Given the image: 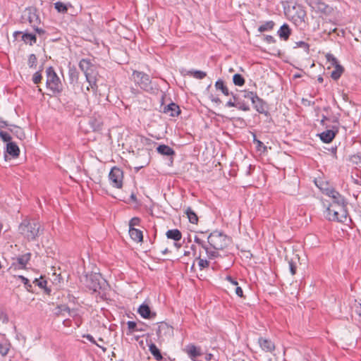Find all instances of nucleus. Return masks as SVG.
<instances>
[{"label": "nucleus", "mask_w": 361, "mask_h": 361, "mask_svg": "<svg viewBox=\"0 0 361 361\" xmlns=\"http://www.w3.org/2000/svg\"><path fill=\"white\" fill-rule=\"evenodd\" d=\"M0 322L2 323H7L8 322L7 314L2 310L0 311Z\"/></svg>", "instance_id": "48"}, {"label": "nucleus", "mask_w": 361, "mask_h": 361, "mask_svg": "<svg viewBox=\"0 0 361 361\" xmlns=\"http://www.w3.org/2000/svg\"><path fill=\"white\" fill-rule=\"evenodd\" d=\"M325 216L329 221L345 222L348 219V212L345 202H331L326 209Z\"/></svg>", "instance_id": "1"}, {"label": "nucleus", "mask_w": 361, "mask_h": 361, "mask_svg": "<svg viewBox=\"0 0 361 361\" xmlns=\"http://www.w3.org/2000/svg\"><path fill=\"white\" fill-rule=\"evenodd\" d=\"M149 350L151 354L155 358V360H157L158 361L162 360L163 357H162L159 350L158 349V348L156 346L155 344L151 343L149 345Z\"/></svg>", "instance_id": "29"}, {"label": "nucleus", "mask_w": 361, "mask_h": 361, "mask_svg": "<svg viewBox=\"0 0 361 361\" xmlns=\"http://www.w3.org/2000/svg\"><path fill=\"white\" fill-rule=\"evenodd\" d=\"M20 34H22V32H14V34H13V35H14V37H17V35H20Z\"/></svg>", "instance_id": "61"}, {"label": "nucleus", "mask_w": 361, "mask_h": 361, "mask_svg": "<svg viewBox=\"0 0 361 361\" xmlns=\"http://www.w3.org/2000/svg\"><path fill=\"white\" fill-rule=\"evenodd\" d=\"M18 278L21 280V281L23 283L26 290L28 291V292H31V293H33V290H32V285L31 283H30V281L24 277L23 276H18Z\"/></svg>", "instance_id": "40"}, {"label": "nucleus", "mask_w": 361, "mask_h": 361, "mask_svg": "<svg viewBox=\"0 0 361 361\" xmlns=\"http://www.w3.org/2000/svg\"><path fill=\"white\" fill-rule=\"evenodd\" d=\"M132 79L143 90L149 91L152 89L151 80L147 74L134 71L132 74Z\"/></svg>", "instance_id": "5"}, {"label": "nucleus", "mask_w": 361, "mask_h": 361, "mask_svg": "<svg viewBox=\"0 0 361 361\" xmlns=\"http://www.w3.org/2000/svg\"><path fill=\"white\" fill-rule=\"evenodd\" d=\"M203 249L205 250L207 258L209 260L215 259L219 256V250L213 248L212 247L209 248L207 246H203Z\"/></svg>", "instance_id": "24"}, {"label": "nucleus", "mask_w": 361, "mask_h": 361, "mask_svg": "<svg viewBox=\"0 0 361 361\" xmlns=\"http://www.w3.org/2000/svg\"><path fill=\"white\" fill-rule=\"evenodd\" d=\"M129 235L130 238L137 243H140L143 240L142 231L135 228H129Z\"/></svg>", "instance_id": "18"}, {"label": "nucleus", "mask_w": 361, "mask_h": 361, "mask_svg": "<svg viewBox=\"0 0 361 361\" xmlns=\"http://www.w3.org/2000/svg\"><path fill=\"white\" fill-rule=\"evenodd\" d=\"M0 137L4 142H9L11 140L10 134L4 130H0Z\"/></svg>", "instance_id": "42"}, {"label": "nucleus", "mask_w": 361, "mask_h": 361, "mask_svg": "<svg viewBox=\"0 0 361 361\" xmlns=\"http://www.w3.org/2000/svg\"><path fill=\"white\" fill-rule=\"evenodd\" d=\"M318 81L319 82H323V78L322 77L318 78Z\"/></svg>", "instance_id": "63"}, {"label": "nucleus", "mask_w": 361, "mask_h": 361, "mask_svg": "<svg viewBox=\"0 0 361 361\" xmlns=\"http://www.w3.org/2000/svg\"><path fill=\"white\" fill-rule=\"evenodd\" d=\"M197 260H198V266L200 270L208 268L209 267V259H208L207 258L202 257L201 254H200L199 256L197 257Z\"/></svg>", "instance_id": "30"}, {"label": "nucleus", "mask_w": 361, "mask_h": 361, "mask_svg": "<svg viewBox=\"0 0 361 361\" xmlns=\"http://www.w3.org/2000/svg\"><path fill=\"white\" fill-rule=\"evenodd\" d=\"M233 83L238 86H243L245 84V79L240 74H235L233 77Z\"/></svg>", "instance_id": "38"}, {"label": "nucleus", "mask_w": 361, "mask_h": 361, "mask_svg": "<svg viewBox=\"0 0 361 361\" xmlns=\"http://www.w3.org/2000/svg\"><path fill=\"white\" fill-rule=\"evenodd\" d=\"M127 326H128V334H132L135 331H142L141 329L137 328L136 322H135L133 321H128L127 322Z\"/></svg>", "instance_id": "34"}, {"label": "nucleus", "mask_w": 361, "mask_h": 361, "mask_svg": "<svg viewBox=\"0 0 361 361\" xmlns=\"http://www.w3.org/2000/svg\"><path fill=\"white\" fill-rule=\"evenodd\" d=\"M20 233L28 241L36 239L39 234L40 224L32 219H25L18 227Z\"/></svg>", "instance_id": "2"}, {"label": "nucleus", "mask_w": 361, "mask_h": 361, "mask_svg": "<svg viewBox=\"0 0 361 361\" xmlns=\"http://www.w3.org/2000/svg\"><path fill=\"white\" fill-rule=\"evenodd\" d=\"M138 313L145 319L154 318L156 316L155 313H152L149 307L147 305L142 304L138 308Z\"/></svg>", "instance_id": "13"}, {"label": "nucleus", "mask_w": 361, "mask_h": 361, "mask_svg": "<svg viewBox=\"0 0 361 361\" xmlns=\"http://www.w3.org/2000/svg\"><path fill=\"white\" fill-rule=\"evenodd\" d=\"M288 264H289V269H290V271L291 274L295 275L296 274V270H297L296 265L295 264V263L293 261H290L288 262Z\"/></svg>", "instance_id": "50"}, {"label": "nucleus", "mask_w": 361, "mask_h": 361, "mask_svg": "<svg viewBox=\"0 0 361 361\" xmlns=\"http://www.w3.org/2000/svg\"><path fill=\"white\" fill-rule=\"evenodd\" d=\"M37 59L35 54H32L28 56L27 65L30 68H35L37 66Z\"/></svg>", "instance_id": "39"}, {"label": "nucleus", "mask_w": 361, "mask_h": 361, "mask_svg": "<svg viewBox=\"0 0 361 361\" xmlns=\"http://www.w3.org/2000/svg\"><path fill=\"white\" fill-rule=\"evenodd\" d=\"M69 78H70L71 82L78 81V73L75 68H70Z\"/></svg>", "instance_id": "41"}, {"label": "nucleus", "mask_w": 361, "mask_h": 361, "mask_svg": "<svg viewBox=\"0 0 361 361\" xmlns=\"http://www.w3.org/2000/svg\"><path fill=\"white\" fill-rule=\"evenodd\" d=\"M100 276L94 274L86 276L85 286L93 292H97L101 288L99 283Z\"/></svg>", "instance_id": "9"}, {"label": "nucleus", "mask_w": 361, "mask_h": 361, "mask_svg": "<svg viewBox=\"0 0 361 361\" xmlns=\"http://www.w3.org/2000/svg\"><path fill=\"white\" fill-rule=\"evenodd\" d=\"M259 343L262 349L267 352H272L275 349L274 343L267 338H259Z\"/></svg>", "instance_id": "15"}, {"label": "nucleus", "mask_w": 361, "mask_h": 361, "mask_svg": "<svg viewBox=\"0 0 361 361\" xmlns=\"http://www.w3.org/2000/svg\"><path fill=\"white\" fill-rule=\"evenodd\" d=\"M215 87L217 90H220L224 95H226V96L229 95L228 89L225 85V84L222 80H218L215 83Z\"/></svg>", "instance_id": "32"}, {"label": "nucleus", "mask_w": 361, "mask_h": 361, "mask_svg": "<svg viewBox=\"0 0 361 361\" xmlns=\"http://www.w3.org/2000/svg\"><path fill=\"white\" fill-rule=\"evenodd\" d=\"M244 97L250 99L252 102L257 97V94L253 92H245Z\"/></svg>", "instance_id": "49"}, {"label": "nucleus", "mask_w": 361, "mask_h": 361, "mask_svg": "<svg viewBox=\"0 0 361 361\" xmlns=\"http://www.w3.org/2000/svg\"><path fill=\"white\" fill-rule=\"evenodd\" d=\"M336 133L334 131L331 130H327L320 134V138L321 140L326 142L329 143L331 142L333 139L335 137Z\"/></svg>", "instance_id": "22"}, {"label": "nucleus", "mask_w": 361, "mask_h": 361, "mask_svg": "<svg viewBox=\"0 0 361 361\" xmlns=\"http://www.w3.org/2000/svg\"><path fill=\"white\" fill-rule=\"evenodd\" d=\"M79 67L84 72L87 81L90 83L91 87L93 88V85H96V81L94 77L92 75V64L89 60L82 59L80 61Z\"/></svg>", "instance_id": "8"}, {"label": "nucleus", "mask_w": 361, "mask_h": 361, "mask_svg": "<svg viewBox=\"0 0 361 361\" xmlns=\"http://www.w3.org/2000/svg\"><path fill=\"white\" fill-rule=\"evenodd\" d=\"M335 69L331 72V78L334 80H338L343 72V68L339 64H335Z\"/></svg>", "instance_id": "31"}, {"label": "nucleus", "mask_w": 361, "mask_h": 361, "mask_svg": "<svg viewBox=\"0 0 361 361\" xmlns=\"http://www.w3.org/2000/svg\"><path fill=\"white\" fill-rule=\"evenodd\" d=\"M22 40L25 43L28 44L30 46L33 45L37 42V38L35 35L30 34V33H24L22 35Z\"/></svg>", "instance_id": "27"}, {"label": "nucleus", "mask_w": 361, "mask_h": 361, "mask_svg": "<svg viewBox=\"0 0 361 361\" xmlns=\"http://www.w3.org/2000/svg\"><path fill=\"white\" fill-rule=\"evenodd\" d=\"M30 253H26L17 257L16 260L19 265V269H25L26 267V265L30 259Z\"/></svg>", "instance_id": "20"}, {"label": "nucleus", "mask_w": 361, "mask_h": 361, "mask_svg": "<svg viewBox=\"0 0 361 361\" xmlns=\"http://www.w3.org/2000/svg\"><path fill=\"white\" fill-rule=\"evenodd\" d=\"M2 228H3V225L1 223H0V233L1 232Z\"/></svg>", "instance_id": "64"}, {"label": "nucleus", "mask_w": 361, "mask_h": 361, "mask_svg": "<svg viewBox=\"0 0 361 361\" xmlns=\"http://www.w3.org/2000/svg\"><path fill=\"white\" fill-rule=\"evenodd\" d=\"M166 235L168 238L174 240L176 241L180 240L182 238V233L178 229L169 230Z\"/></svg>", "instance_id": "26"}, {"label": "nucleus", "mask_w": 361, "mask_h": 361, "mask_svg": "<svg viewBox=\"0 0 361 361\" xmlns=\"http://www.w3.org/2000/svg\"><path fill=\"white\" fill-rule=\"evenodd\" d=\"M237 104H238V106L236 107H238L240 110H242L244 111H247L250 110L249 106L244 103H237Z\"/></svg>", "instance_id": "51"}, {"label": "nucleus", "mask_w": 361, "mask_h": 361, "mask_svg": "<svg viewBox=\"0 0 361 361\" xmlns=\"http://www.w3.org/2000/svg\"><path fill=\"white\" fill-rule=\"evenodd\" d=\"M274 26L275 23L273 20L267 21L258 27V31L259 32L271 31L274 29Z\"/></svg>", "instance_id": "28"}, {"label": "nucleus", "mask_w": 361, "mask_h": 361, "mask_svg": "<svg viewBox=\"0 0 361 361\" xmlns=\"http://www.w3.org/2000/svg\"><path fill=\"white\" fill-rule=\"evenodd\" d=\"M109 179L112 187L121 189L123 183V171L117 166H114L109 173Z\"/></svg>", "instance_id": "6"}, {"label": "nucleus", "mask_w": 361, "mask_h": 361, "mask_svg": "<svg viewBox=\"0 0 361 361\" xmlns=\"http://www.w3.org/2000/svg\"><path fill=\"white\" fill-rule=\"evenodd\" d=\"M157 151L158 153L166 156H173L175 154L174 150L168 145H160L157 148Z\"/></svg>", "instance_id": "21"}, {"label": "nucleus", "mask_w": 361, "mask_h": 361, "mask_svg": "<svg viewBox=\"0 0 361 361\" xmlns=\"http://www.w3.org/2000/svg\"><path fill=\"white\" fill-rule=\"evenodd\" d=\"M143 167H144V166H136L135 169L136 171H138L140 169H142Z\"/></svg>", "instance_id": "60"}, {"label": "nucleus", "mask_w": 361, "mask_h": 361, "mask_svg": "<svg viewBox=\"0 0 361 361\" xmlns=\"http://www.w3.org/2000/svg\"><path fill=\"white\" fill-rule=\"evenodd\" d=\"M213 357V355L212 353H208L205 356V360L207 361H211Z\"/></svg>", "instance_id": "57"}, {"label": "nucleus", "mask_w": 361, "mask_h": 361, "mask_svg": "<svg viewBox=\"0 0 361 361\" xmlns=\"http://www.w3.org/2000/svg\"><path fill=\"white\" fill-rule=\"evenodd\" d=\"M355 312L361 317V303H358L355 305Z\"/></svg>", "instance_id": "55"}, {"label": "nucleus", "mask_w": 361, "mask_h": 361, "mask_svg": "<svg viewBox=\"0 0 361 361\" xmlns=\"http://www.w3.org/2000/svg\"><path fill=\"white\" fill-rule=\"evenodd\" d=\"M225 280L229 282L231 288L235 290V294L240 298H244L243 291L240 286H238V283L236 279L232 278L231 276H226Z\"/></svg>", "instance_id": "12"}, {"label": "nucleus", "mask_w": 361, "mask_h": 361, "mask_svg": "<svg viewBox=\"0 0 361 361\" xmlns=\"http://www.w3.org/2000/svg\"><path fill=\"white\" fill-rule=\"evenodd\" d=\"M163 111L165 114H169V116L173 117L178 116L180 113L179 106L173 102L164 106Z\"/></svg>", "instance_id": "14"}, {"label": "nucleus", "mask_w": 361, "mask_h": 361, "mask_svg": "<svg viewBox=\"0 0 361 361\" xmlns=\"http://www.w3.org/2000/svg\"><path fill=\"white\" fill-rule=\"evenodd\" d=\"M10 350V344L6 342H0V354L2 356H6Z\"/></svg>", "instance_id": "35"}, {"label": "nucleus", "mask_w": 361, "mask_h": 361, "mask_svg": "<svg viewBox=\"0 0 361 361\" xmlns=\"http://www.w3.org/2000/svg\"><path fill=\"white\" fill-rule=\"evenodd\" d=\"M173 327L164 322H161L157 330V334L159 338H163L167 336H171L173 335Z\"/></svg>", "instance_id": "10"}, {"label": "nucleus", "mask_w": 361, "mask_h": 361, "mask_svg": "<svg viewBox=\"0 0 361 361\" xmlns=\"http://www.w3.org/2000/svg\"><path fill=\"white\" fill-rule=\"evenodd\" d=\"M307 3L314 11L320 15L328 16L333 11V8L322 0H308Z\"/></svg>", "instance_id": "7"}, {"label": "nucleus", "mask_w": 361, "mask_h": 361, "mask_svg": "<svg viewBox=\"0 0 361 361\" xmlns=\"http://www.w3.org/2000/svg\"><path fill=\"white\" fill-rule=\"evenodd\" d=\"M264 40L269 44H273L276 42V39L271 35H266L264 37Z\"/></svg>", "instance_id": "52"}, {"label": "nucleus", "mask_w": 361, "mask_h": 361, "mask_svg": "<svg viewBox=\"0 0 361 361\" xmlns=\"http://www.w3.org/2000/svg\"><path fill=\"white\" fill-rule=\"evenodd\" d=\"M188 74L195 78L202 80L207 76V73L202 71H190Z\"/></svg>", "instance_id": "36"}, {"label": "nucleus", "mask_w": 361, "mask_h": 361, "mask_svg": "<svg viewBox=\"0 0 361 361\" xmlns=\"http://www.w3.org/2000/svg\"><path fill=\"white\" fill-rule=\"evenodd\" d=\"M326 194L332 198V202H344L343 197L340 195L338 192L334 189H327Z\"/></svg>", "instance_id": "23"}, {"label": "nucleus", "mask_w": 361, "mask_h": 361, "mask_svg": "<svg viewBox=\"0 0 361 361\" xmlns=\"http://www.w3.org/2000/svg\"><path fill=\"white\" fill-rule=\"evenodd\" d=\"M252 103L254 104V107L257 112L259 114H267L266 104L258 96L252 102Z\"/></svg>", "instance_id": "17"}, {"label": "nucleus", "mask_w": 361, "mask_h": 361, "mask_svg": "<svg viewBox=\"0 0 361 361\" xmlns=\"http://www.w3.org/2000/svg\"><path fill=\"white\" fill-rule=\"evenodd\" d=\"M32 18H35L36 20L38 19V18L35 14H33L32 16H29V20L30 23H32L33 22Z\"/></svg>", "instance_id": "59"}, {"label": "nucleus", "mask_w": 361, "mask_h": 361, "mask_svg": "<svg viewBox=\"0 0 361 361\" xmlns=\"http://www.w3.org/2000/svg\"><path fill=\"white\" fill-rule=\"evenodd\" d=\"M47 87L52 93H60L63 90V85L53 67L47 68Z\"/></svg>", "instance_id": "4"}, {"label": "nucleus", "mask_w": 361, "mask_h": 361, "mask_svg": "<svg viewBox=\"0 0 361 361\" xmlns=\"http://www.w3.org/2000/svg\"><path fill=\"white\" fill-rule=\"evenodd\" d=\"M326 58L329 62H330L332 65H335L338 63L337 59L334 57V56L331 54H327L326 55Z\"/></svg>", "instance_id": "47"}, {"label": "nucleus", "mask_w": 361, "mask_h": 361, "mask_svg": "<svg viewBox=\"0 0 361 361\" xmlns=\"http://www.w3.org/2000/svg\"><path fill=\"white\" fill-rule=\"evenodd\" d=\"M54 7L59 13H66L68 11V6L63 2L58 1L54 4Z\"/></svg>", "instance_id": "37"}, {"label": "nucleus", "mask_w": 361, "mask_h": 361, "mask_svg": "<svg viewBox=\"0 0 361 361\" xmlns=\"http://www.w3.org/2000/svg\"><path fill=\"white\" fill-rule=\"evenodd\" d=\"M195 242L200 245V246H202V247L203 248V246H206L204 243V241L202 240H201L200 238H199L198 237H195V239H194Z\"/></svg>", "instance_id": "53"}, {"label": "nucleus", "mask_w": 361, "mask_h": 361, "mask_svg": "<svg viewBox=\"0 0 361 361\" xmlns=\"http://www.w3.org/2000/svg\"><path fill=\"white\" fill-rule=\"evenodd\" d=\"M6 152L13 158H17L20 154V149L15 142H9L6 145Z\"/></svg>", "instance_id": "16"}, {"label": "nucleus", "mask_w": 361, "mask_h": 361, "mask_svg": "<svg viewBox=\"0 0 361 361\" xmlns=\"http://www.w3.org/2000/svg\"><path fill=\"white\" fill-rule=\"evenodd\" d=\"M254 142L256 144V147L258 151H261L262 148H263L264 152L266 150L267 147L260 140L254 138Z\"/></svg>", "instance_id": "45"}, {"label": "nucleus", "mask_w": 361, "mask_h": 361, "mask_svg": "<svg viewBox=\"0 0 361 361\" xmlns=\"http://www.w3.org/2000/svg\"><path fill=\"white\" fill-rule=\"evenodd\" d=\"M42 78V73L40 71H37L32 77V81L35 84H38L41 82Z\"/></svg>", "instance_id": "44"}, {"label": "nucleus", "mask_w": 361, "mask_h": 361, "mask_svg": "<svg viewBox=\"0 0 361 361\" xmlns=\"http://www.w3.org/2000/svg\"><path fill=\"white\" fill-rule=\"evenodd\" d=\"M32 26L35 32H37L39 35H43L45 32L43 29L39 28L37 26H35V25H33Z\"/></svg>", "instance_id": "54"}, {"label": "nucleus", "mask_w": 361, "mask_h": 361, "mask_svg": "<svg viewBox=\"0 0 361 361\" xmlns=\"http://www.w3.org/2000/svg\"><path fill=\"white\" fill-rule=\"evenodd\" d=\"M141 220L139 217H133L129 221V228L140 226Z\"/></svg>", "instance_id": "43"}, {"label": "nucleus", "mask_w": 361, "mask_h": 361, "mask_svg": "<svg viewBox=\"0 0 361 361\" xmlns=\"http://www.w3.org/2000/svg\"><path fill=\"white\" fill-rule=\"evenodd\" d=\"M185 213L189 220V221L191 224H197L198 222V217L196 213L194 212V210L191 207H188Z\"/></svg>", "instance_id": "25"}, {"label": "nucleus", "mask_w": 361, "mask_h": 361, "mask_svg": "<svg viewBox=\"0 0 361 361\" xmlns=\"http://www.w3.org/2000/svg\"><path fill=\"white\" fill-rule=\"evenodd\" d=\"M291 34V30L287 24H283L278 30V35L280 38L287 40Z\"/></svg>", "instance_id": "19"}, {"label": "nucleus", "mask_w": 361, "mask_h": 361, "mask_svg": "<svg viewBox=\"0 0 361 361\" xmlns=\"http://www.w3.org/2000/svg\"><path fill=\"white\" fill-rule=\"evenodd\" d=\"M83 338H86L88 341H90L91 343L97 345L98 347L102 348L103 351H105L106 350V348H103L102 346H100L99 345H98L97 343H96V341L94 340V337L90 335V334H86V335H84L83 336Z\"/></svg>", "instance_id": "46"}, {"label": "nucleus", "mask_w": 361, "mask_h": 361, "mask_svg": "<svg viewBox=\"0 0 361 361\" xmlns=\"http://www.w3.org/2000/svg\"><path fill=\"white\" fill-rule=\"evenodd\" d=\"M33 283L37 285L39 288H44L47 293H49L50 292V290L47 288V281L42 277H40V279H36Z\"/></svg>", "instance_id": "33"}, {"label": "nucleus", "mask_w": 361, "mask_h": 361, "mask_svg": "<svg viewBox=\"0 0 361 361\" xmlns=\"http://www.w3.org/2000/svg\"><path fill=\"white\" fill-rule=\"evenodd\" d=\"M226 106L228 107H233V106H237L238 104H235L234 102H232L231 100H229L227 103H226Z\"/></svg>", "instance_id": "56"}, {"label": "nucleus", "mask_w": 361, "mask_h": 361, "mask_svg": "<svg viewBox=\"0 0 361 361\" xmlns=\"http://www.w3.org/2000/svg\"><path fill=\"white\" fill-rule=\"evenodd\" d=\"M212 101H214L216 102H220V99L219 98H216V99H213Z\"/></svg>", "instance_id": "62"}, {"label": "nucleus", "mask_w": 361, "mask_h": 361, "mask_svg": "<svg viewBox=\"0 0 361 361\" xmlns=\"http://www.w3.org/2000/svg\"><path fill=\"white\" fill-rule=\"evenodd\" d=\"M184 351L188 354L189 357L195 361V358L202 355L200 348L195 346L193 344H189L185 346Z\"/></svg>", "instance_id": "11"}, {"label": "nucleus", "mask_w": 361, "mask_h": 361, "mask_svg": "<svg viewBox=\"0 0 361 361\" xmlns=\"http://www.w3.org/2000/svg\"><path fill=\"white\" fill-rule=\"evenodd\" d=\"M208 243L213 248L221 250L231 243V238L226 234L215 231L208 236Z\"/></svg>", "instance_id": "3"}, {"label": "nucleus", "mask_w": 361, "mask_h": 361, "mask_svg": "<svg viewBox=\"0 0 361 361\" xmlns=\"http://www.w3.org/2000/svg\"><path fill=\"white\" fill-rule=\"evenodd\" d=\"M8 126L7 123L3 120L0 119V127L1 128H5Z\"/></svg>", "instance_id": "58"}]
</instances>
